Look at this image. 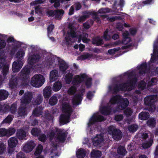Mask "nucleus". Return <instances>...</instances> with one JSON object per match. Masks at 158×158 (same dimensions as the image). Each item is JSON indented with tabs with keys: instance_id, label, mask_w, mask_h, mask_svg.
<instances>
[{
	"instance_id": "50",
	"label": "nucleus",
	"mask_w": 158,
	"mask_h": 158,
	"mask_svg": "<svg viewBox=\"0 0 158 158\" xmlns=\"http://www.w3.org/2000/svg\"><path fill=\"white\" fill-rule=\"evenodd\" d=\"M6 131L7 132V136H10L13 135L15 133L16 130L14 128L11 127L6 129Z\"/></svg>"
},
{
	"instance_id": "14",
	"label": "nucleus",
	"mask_w": 158,
	"mask_h": 158,
	"mask_svg": "<svg viewBox=\"0 0 158 158\" xmlns=\"http://www.w3.org/2000/svg\"><path fill=\"white\" fill-rule=\"evenodd\" d=\"M117 1L115 0L113 5V9L115 12L121 11L122 10V8L123 6L124 1V0H120L119 3L117 4Z\"/></svg>"
},
{
	"instance_id": "51",
	"label": "nucleus",
	"mask_w": 158,
	"mask_h": 158,
	"mask_svg": "<svg viewBox=\"0 0 158 158\" xmlns=\"http://www.w3.org/2000/svg\"><path fill=\"white\" fill-rule=\"evenodd\" d=\"M108 29H106L104 33L103 38L106 41L109 40L110 39V35L108 34Z\"/></svg>"
},
{
	"instance_id": "41",
	"label": "nucleus",
	"mask_w": 158,
	"mask_h": 158,
	"mask_svg": "<svg viewBox=\"0 0 158 158\" xmlns=\"http://www.w3.org/2000/svg\"><path fill=\"white\" fill-rule=\"evenodd\" d=\"M117 152L118 154L123 156H124L127 153L125 147L122 146H121L118 148Z\"/></svg>"
},
{
	"instance_id": "11",
	"label": "nucleus",
	"mask_w": 158,
	"mask_h": 158,
	"mask_svg": "<svg viewBox=\"0 0 158 158\" xmlns=\"http://www.w3.org/2000/svg\"><path fill=\"white\" fill-rule=\"evenodd\" d=\"M87 75L84 73L79 76L76 75L75 76L72 81V84L73 85H77L84 81V79L86 78Z\"/></svg>"
},
{
	"instance_id": "17",
	"label": "nucleus",
	"mask_w": 158,
	"mask_h": 158,
	"mask_svg": "<svg viewBox=\"0 0 158 158\" xmlns=\"http://www.w3.org/2000/svg\"><path fill=\"white\" fill-rule=\"evenodd\" d=\"M16 135L17 138L20 140H26V132L23 129H20L17 130Z\"/></svg>"
},
{
	"instance_id": "37",
	"label": "nucleus",
	"mask_w": 158,
	"mask_h": 158,
	"mask_svg": "<svg viewBox=\"0 0 158 158\" xmlns=\"http://www.w3.org/2000/svg\"><path fill=\"white\" fill-rule=\"evenodd\" d=\"M147 124L150 127H154L156 125V120L155 118H151L147 121Z\"/></svg>"
},
{
	"instance_id": "1",
	"label": "nucleus",
	"mask_w": 158,
	"mask_h": 158,
	"mask_svg": "<svg viewBox=\"0 0 158 158\" xmlns=\"http://www.w3.org/2000/svg\"><path fill=\"white\" fill-rule=\"evenodd\" d=\"M62 111L64 114L60 115L59 121L60 123L64 125L70 122V118L73 110L70 105L66 104L63 107Z\"/></svg>"
},
{
	"instance_id": "47",
	"label": "nucleus",
	"mask_w": 158,
	"mask_h": 158,
	"mask_svg": "<svg viewBox=\"0 0 158 158\" xmlns=\"http://www.w3.org/2000/svg\"><path fill=\"white\" fill-rule=\"evenodd\" d=\"M156 52H158V49H154L153 55L152 54H151L152 56L150 60V61L151 63H154L157 60V56Z\"/></svg>"
},
{
	"instance_id": "9",
	"label": "nucleus",
	"mask_w": 158,
	"mask_h": 158,
	"mask_svg": "<svg viewBox=\"0 0 158 158\" xmlns=\"http://www.w3.org/2000/svg\"><path fill=\"white\" fill-rule=\"evenodd\" d=\"M33 94L30 92H26L21 100V104L26 106L31 102L33 98Z\"/></svg>"
},
{
	"instance_id": "31",
	"label": "nucleus",
	"mask_w": 158,
	"mask_h": 158,
	"mask_svg": "<svg viewBox=\"0 0 158 158\" xmlns=\"http://www.w3.org/2000/svg\"><path fill=\"white\" fill-rule=\"evenodd\" d=\"M149 114L146 112L142 111L139 114V118L142 120H146L149 118Z\"/></svg>"
},
{
	"instance_id": "39",
	"label": "nucleus",
	"mask_w": 158,
	"mask_h": 158,
	"mask_svg": "<svg viewBox=\"0 0 158 158\" xmlns=\"http://www.w3.org/2000/svg\"><path fill=\"white\" fill-rule=\"evenodd\" d=\"M120 99L121 98H119V96L116 95L111 98L110 102L112 105L115 104L116 103L118 105Z\"/></svg>"
},
{
	"instance_id": "16",
	"label": "nucleus",
	"mask_w": 158,
	"mask_h": 158,
	"mask_svg": "<svg viewBox=\"0 0 158 158\" xmlns=\"http://www.w3.org/2000/svg\"><path fill=\"white\" fill-rule=\"evenodd\" d=\"M103 138L100 135H97L93 139V145L96 147L100 146L101 143L103 141Z\"/></svg>"
},
{
	"instance_id": "3",
	"label": "nucleus",
	"mask_w": 158,
	"mask_h": 158,
	"mask_svg": "<svg viewBox=\"0 0 158 158\" xmlns=\"http://www.w3.org/2000/svg\"><path fill=\"white\" fill-rule=\"evenodd\" d=\"M45 79L44 77L41 74L35 75L31 78V84L35 87H40L44 84Z\"/></svg>"
},
{
	"instance_id": "60",
	"label": "nucleus",
	"mask_w": 158,
	"mask_h": 158,
	"mask_svg": "<svg viewBox=\"0 0 158 158\" xmlns=\"http://www.w3.org/2000/svg\"><path fill=\"white\" fill-rule=\"evenodd\" d=\"M157 79L155 78H152L150 81L148 83V85L150 86H152L156 84L157 82Z\"/></svg>"
},
{
	"instance_id": "23",
	"label": "nucleus",
	"mask_w": 158,
	"mask_h": 158,
	"mask_svg": "<svg viewBox=\"0 0 158 158\" xmlns=\"http://www.w3.org/2000/svg\"><path fill=\"white\" fill-rule=\"evenodd\" d=\"M18 143V140L17 138L15 137L10 138L8 140V143L9 147L12 148L16 146Z\"/></svg>"
},
{
	"instance_id": "53",
	"label": "nucleus",
	"mask_w": 158,
	"mask_h": 158,
	"mask_svg": "<svg viewBox=\"0 0 158 158\" xmlns=\"http://www.w3.org/2000/svg\"><path fill=\"white\" fill-rule=\"evenodd\" d=\"M138 128V126L134 124L131 125L128 128L130 131L133 132H135L137 130Z\"/></svg>"
},
{
	"instance_id": "64",
	"label": "nucleus",
	"mask_w": 158,
	"mask_h": 158,
	"mask_svg": "<svg viewBox=\"0 0 158 158\" xmlns=\"http://www.w3.org/2000/svg\"><path fill=\"white\" fill-rule=\"evenodd\" d=\"M13 120V118L11 115L8 116L3 120V122L6 123H10Z\"/></svg>"
},
{
	"instance_id": "54",
	"label": "nucleus",
	"mask_w": 158,
	"mask_h": 158,
	"mask_svg": "<svg viewBox=\"0 0 158 158\" xmlns=\"http://www.w3.org/2000/svg\"><path fill=\"white\" fill-rule=\"evenodd\" d=\"M54 28V26L52 24L49 25L47 27V32L48 35L51 34L53 32V30Z\"/></svg>"
},
{
	"instance_id": "21",
	"label": "nucleus",
	"mask_w": 158,
	"mask_h": 158,
	"mask_svg": "<svg viewBox=\"0 0 158 158\" xmlns=\"http://www.w3.org/2000/svg\"><path fill=\"white\" fill-rule=\"evenodd\" d=\"M26 106L21 104V106L19 107L18 111V115L19 117H23L26 114Z\"/></svg>"
},
{
	"instance_id": "63",
	"label": "nucleus",
	"mask_w": 158,
	"mask_h": 158,
	"mask_svg": "<svg viewBox=\"0 0 158 158\" xmlns=\"http://www.w3.org/2000/svg\"><path fill=\"white\" fill-rule=\"evenodd\" d=\"M77 88L75 87L72 86L68 90L69 94L71 95H73L76 92Z\"/></svg>"
},
{
	"instance_id": "15",
	"label": "nucleus",
	"mask_w": 158,
	"mask_h": 158,
	"mask_svg": "<svg viewBox=\"0 0 158 158\" xmlns=\"http://www.w3.org/2000/svg\"><path fill=\"white\" fill-rule=\"evenodd\" d=\"M83 94H76L74 96L72 100V103L73 105H78L81 103L83 99Z\"/></svg>"
},
{
	"instance_id": "62",
	"label": "nucleus",
	"mask_w": 158,
	"mask_h": 158,
	"mask_svg": "<svg viewBox=\"0 0 158 158\" xmlns=\"http://www.w3.org/2000/svg\"><path fill=\"white\" fill-rule=\"evenodd\" d=\"M55 10H49L46 12V14L48 17H53L54 16Z\"/></svg>"
},
{
	"instance_id": "52",
	"label": "nucleus",
	"mask_w": 158,
	"mask_h": 158,
	"mask_svg": "<svg viewBox=\"0 0 158 158\" xmlns=\"http://www.w3.org/2000/svg\"><path fill=\"white\" fill-rule=\"evenodd\" d=\"M133 112L132 110L129 107L125 109L124 111V114L127 116H131Z\"/></svg>"
},
{
	"instance_id": "48",
	"label": "nucleus",
	"mask_w": 158,
	"mask_h": 158,
	"mask_svg": "<svg viewBox=\"0 0 158 158\" xmlns=\"http://www.w3.org/2000/svg\"><path fill=\"white\" fill-rule=\"evenodd\" d=\"M92 55L89 53H86L85 54L81 55L78 56V58L79 60H86L91 57Z\"/></svg>"
},
{
	"instance_id": "33",
	"label": "nucleus",
	"mask_w": 158,
	"mask_h": 158,
	"mask_svg": "<svg viewBox=\"0 0 158 158\" xmlns=\"http://www.w3.org/2000/svg\"><path fill=\"white\" fill-rule=\"evenodd\" d=\"M73 74L72 73H67L64 77V80L67 84H70L73 78Z\"/></svg>"
},
{
	"instance_id": "24",
	"label": "nucleus",
	"mask_w": 158,
	"mask_h": 158,
	"mask_svg": "<svg viewBox=\"0 0 158 158\" xmlns=\"http://www.w3.org/2000/svg\"><path fill=\"white\" fill-rule=\"evenodd\" d=\"M52 89L50 86L46 87L43 90V94L44 98H48L51 96Z\"/></svg>"
},
{
	"instance_id": "46",
	"label": "nucleus",
	"mask_w": 158,
	"mask_h": 158,
	"mask_svg": "<svg viewBox=\"0 0 158 158\" xmlns=\"http://www.w3.org/2000/svg\"><path fill=\"white\" fill-rule=\"evenodd\" d=\"M17 105L16 103H13L11 106L10 111L12 114H15L17 111Z\"/></svg>"
},
{
	"instance_id": "26",
	"label": "nucleus",
	"mask_w": 158,
	"mask_h": 158,
	"mask_svg": "<svg viewBox=\"0 0 158 158\" xmlns=\"http://www.w3.org/2000/svg\"><path fill=\"white\" fill-rule=\"evenodd\" d=\"M59 64L60 70L61 72H65L68 68V65L63 60H59Z\"/></svg>"
},
{
	"instance_id": "38",
	"label": "nucleus",
	"mask_w": 158,
	"mask_h": 158,
	"mask_svg": "<svg viewBox=\"0 0 158 158\" xmlns=\"http://www.w3.org/2000/svg\"><path fill=\"white\" fill-rule=\"evenodd\" d=\"M100 112L103 115H107L110 113V111L109 109V107L107 106H104L100 109Z\"/></svg>"
},
{
	"instance_id": "5",
	"label": "nucleus",
	"mask_w": 158,
	"mask_h": 158,
	"mask_svg": "<svg viewBox=\"0 0 158 158\" xmlns=\"http://www.w3.org/2000/svg\"><path fill=\"white\" fill-rule=\"evenodd\" d=\"M108 132L110 134L112 135L113 138L116 140L121 139L122 137V133L121 131L118 129L115 128L112 125L108 127Z\"/></svg>"
},
{
	"instance_id": "12",
	"label": "nucleus",
	"mask_w": 158,
	"mask_h": 158,
	"mask_svg": "<svg viewBox=\"0 0 158 158\" xmlns=\"http://www.w3.org/2000/svg\"><path fill=\"white\" fill-rule=\"evenodd\" d=\"M129 101L127 98H121L116 108L117 111L125 109L129 104Z\"/></svg>"
},
{
	"instance_id": "7",
	"label": "nucleus",
	"mask_w": 158,
	"mask_h": 158,
	"mask_svg": "<svg viewBox=\"0 0 158 158\" xmlns=\"http://www.w3.org/2000/svg\"><path fill=\"white\" fill-rule=\"evenodd\" d=\"M0 69H2V72L5 79L8 72L9 64L6 62V60L4 58H0Z\"/></svg>"
},
{
	"instance_id": "19",
	"label": "nucleus",
	"mask_w": 158,
	"mask_h": 158,
	"mask_svg": "<svg viewBox=\"0 0 158 158\" xmlns=\"http://www.w3.org/2000/svg\"><path fill=\"white\" fill-rule=\"evenodd\" d=\"M56 139L59 142L64 143L66 140L67 135L65 132H62L61 130H59L58 133L57 134Z\"/></svg>"
},
{
	"instance_id": "43",
	"label": "nucleus",
	"mask_w": 158,
	"mask_h": 158,
	"mask_svg": "<svg viewBox=\"0 0 158 158\" xmlns=\"http://www.w3.org/2000/svg\"><path fill=\"white\" fill-rule=\"evenodd\" d=\"M153 142V140L151 139L147 142L143 143L142 145V147L144 149H147L151 146Z\"/></svg>"
},
{
	"instance_id": "13",
	"label": "nucleus",
	"mask_w": 158,
	"mask_h": 158,
	"mask_svg": "<svg viewBox=\"0 0 158 158\" xmlns=\"http://www.w3.org/2000/svg\"><path fill=\"white\" fill-rule=\"evenodd\" d=\"M35 145V144L33 141H28L23 147V151L26 153L29 152L33 149Z\"/></svg>"
},
{
	"instance_id": "61",
	"label": "nucleus",
	"mask_w": 158,
	"mask_h": 158,
	"mask_svg": "<svg viewBox=\"0 0 158 158\" xmlns=\"http://www.w3.org/2000/svg\"><path fill=\"white\" fill-rule=\"evenodd\" d=\"M90 14H92L95 16V17L93 18V19L98 23H101L100 19L99 17L97 16V14L96 13L90 12Z\"/></svg>"
},
{
	"instance_id": "32",
	"label": "nucleus",
	"mask_w": 158,
	"mask_h": 158,
	"mask_svg": "<svg viewBox=\"0 0 158 158\" xmlns=\"http://www.w3.org/2000/svg\"><path fill=\"white\" fill-rule=\"evenodd\" d=\"M76 155L78 158H83L86 156V153L84 149L81 148L77 151Z\"/></svg>"
},
{
	"instance_id": "42",
	"label": "nucleus",
	"mask_w": 158,
	"mask_h": 158,
	"mask_svg": "<svg viewBox=\"0 0 158 158\" xmlns=\"http://www.w3.org/2000/svg\"><path fill=\"white\" fill-rule=\"evenodd\" d=\"M96 122H97V115L94 114L92 115L89 119V121L88 124V126L89 127Z\"/></svg>"
},
{
	"instance_id": "8",
	"label": "nucleus",
	"mask_w": 158,
	"mask_h": 158,
	"mask_svg": "<svg viewBox=\"0 0 158 158\" xmlns=\"http://www.w3.org/2000/svg\"><path fill=\"white\" fill-rule=\"evenodd\" d=\"M124 76H127L128 79L127 81V84H130L132 85L135 84L137 81V78L136 77L135 73L131 71L130 72H125L124 73Z\"/></svg>"
},
{
	"instance_id": "45",
	"label": "nucleus",
	"mask_w": 158,
	"mask_h": 158,
	"mask_svg": "<svg viewBox=\"0 0 158 158\" xmlns=\"http://www.w3.org/2000/svg\"><path fill=\"white\" fill-rule=\"evenodd\" d=\"M41 132L40 129L34 128L31 130V132L33 135L38 136L40 135Z\"/></svg>"
},
{
	"instance_id": "27",
	"label": "nucleus",
	"mask_w": 158,
	"mask_h": 158,
	"mask_svg": "<svg viewBox=\"0 0 158 158\" xmlns=\"http://www.w3.org/2000/svg\"><path fill=\"white\" fill-rule=\"evenodd\" d=\"M147 64L146 62L143 63L140 65L138 68L139 70V74L142 75L145 74L147 70Z\"/></svg>"
},
{
	"instance_id": "4",
	"label": "nucleus",
	"mask_w": 158,
	"mask_h": 158,
	"mask_svg": "<svg viewBox=\"0 0 158 158\" xmlns=\"http://www.w3.org/2000/svg\"><path fill=\"white\" fill-rule=\"evenodd\" d=\"M31 71V67L28 65L25 66L19 73V77L22 81L21 85L26 86L27 85L26 83H23V81H27L28 79Z\"/></svg>"
},
{
	"instance_id": "35",
	"label": "nucleus",
	"mask_w": 158,
	"mask_h": 158,
	"mask_svg": "<svg viewBox=\"0 0 158 158\" xmlns=\"http://www.w3.org/2000/svg\"><path fill=\"white\" fill-rule=\"evenodd\" d=\"M62 85V83L60 81L56 82L53 86V90L55 92L59 91L61 88Z\"/></svg>"
},
{
	"instance_id": "49",
	"label": "nucleus",
	"mask_w": 158,
	"mask_h": 158,
	"mask_svg": "<svg viewBox=\"0 0 158 158\" xmlns=\"http://www.w3.org/2000/svg\"><path fill=\"white\" fill-rule=\"evenodd\" d=\"M84 80H86L85 84L86 87L88 88H89L92 85V78L91 77L88 78V77L87 76V78L84 79Z\"/></svg>"
},
{
	"instance_id": "44",
	"label": "nucleus",
	"mask_w": 158,
	"mask_h": 158,
	"mask_svg": "<svg viewBox=\"0 0 158 158\" xmlns=\"http://www.w3.org/2000/svg\"><path fill=\"white\" fill-rule=\"evenodd\" d=\"M70 31H68L67 34L68 35H70L72 38H76L77 37V35L76 34V29L74 28L73 27H71L70 28Z\"/></svg>"
},
{
	"instance_id": "10",
	"label": "nucleus",
	"mask_w": 158,
	"mask_h": 158,
	"mask_svg": "<svg viewBox=\"0 0 158 158\" xmlns=\"http://www.w3.org/2000/svg\"><path fill=\"white\" fill-rule=\"evenodd\" d=\"M129 85L126 83H123L119 84H115L113 87L112 90L114 94H116L119 91H126Z\"/></svg>"
},
{
	"instance_id": "6",
	"label": "nucleus",
	"mask_w": 158,
	"mask_h": 158,
	"mask_svg": "<svg viewBox=\"0 0 158 158\" xmlns=\"http://www.w3.org/2000/svg\"><path fill=\"white\" fill-rule=\"evenodd\" d=\"M156 96L154 95H149L144 98V104L146 106H149L151 110L155 109L156 106L155 103L156 102Z\"/></svg>"
},
{
	"instance_id": "20",
	"label": "nucleus",
	"mask_w": 158,
	"mask_h": 158,
	"mask_svg": "<svg viewBox=\"0 0 158 158\" xmlns=\"http://www.w3.org/2000/svg\"><path fill=\"white\" fill-rule=\"evenodd\" d=\"M103 40L99 36L93 37L92 40V44L96 46H100L104 43Z\"/></svg>"
},
{
	"instance_id": "58",
	"label": "nucleus",
	"mask_w": 158,
	"mask_h": 158,
	"mask_svg": "<svg viewBox=\"0 0 158 158\" xmlns=\"http://www.w3.org/2000/svg\"><path fill=\"white\" fill-rule=\"evenodd\" d=\"M7 132L6 129L4 128L0 129V137L7 136Z\"/></svg>"
},
{
	"instance_id": "40",
	"label": "nucleus",
	"mask_w": 158,
	"mask_h": 158,
	"mask_svg": "<svg viewBox=\"0 0 158 158\" xmlns=\"http://www.w3.org/2000/svg\"><path fill=\"white\" fill-rule=\"evenodd\" d=\"M18 84V82L16 78H12L10 81L9 86L12 88H16L17 87Z\"/></svg>"
},
{
	"instance_id": "59",
	"label": "nucleus",
	"mask_w": 158,
	"mask_h": 158,
	"mask_svg": "<svg viewBox=\"0 0 158 158\" xmlns=\"http://www.w3.org/2000/svg\"><path fill=\"white\" fill-rule=\"evenodd\" d=\"M44 2L42 0H37L32 2L30 3L31 6H35L38 4H41L44 3Z\"/></svg>"
},
{
	"instance_id": "29",
	"label": "nucleus",
	"mask_w": 158,
	"mask_h": 158,
	"mask_svg": "<svg viewBox=\"0 0 158 158\" xmlns=\"http://www.w3.org/2000/svg\"><path fill=\"white\" fill-rule=\"evenodd\" d=\"M43 97L41 94H39L36 98H33V102L34 105H36L40 104L42 102Z\"/></svg>"
},
{
	"instance_id": "28",
	"label": "nucleus",
	"mask_w": 158,
	"mask_h": 158,
	"mask_svg": "<svg viewBox=\"0 0 158 158\" xmlns=\"http://www.w3.org/2000/svg\"><path fill=\"white\" fill-rule=\"evenodd\" d=\"M43 108L40 106L35 108L33 111V114L34 116L38 117L42 115Z\"/></svg>"
},
{
	"instance_id": "30",
	"label": "nucleus",
	"mask_w": 158,
	"mask_h": 158,
	"mask_svg": "<svg viewBox=\"0 0 158 158\" xmlns=\"http://www.w3.org/2000/svg\"><path fill=\"white\" fill-rule=\"evenodd\" d=\"M102 152L98 150H93L90 153V156L93 158H100Z\"/></svg>"
},
{
	"instance_id": "34",
	"label": "nucleus",
	"mask_w": 158,
	"mask_h": 158,
	"mask_svg": "<svg viewBox=\"0 0 158 158\" xmlns=\"http://www.w3.org/2000/svg\"><path fill=\"white\" fill-rule=\"evenodd\" d=\"M8 96V92L5 90H0V101L4 100Z\"/></svg>"
},
{
	"instance_id": "36",
	"label": "nucleus",
	"mask_w": 158,
	"mask_h": 158,
	"mask_svg": "<svg viewBox=\"0 0 158 158\" xmlns=\"http://www.w3.org/2000/svg\"><path fill=\"white\" fill-rule=\"evenodd\" d=\"M58 102V99L56 95L52 96L49 100V104L51 106L55 105Z\"/></svg>"
},
{
	"instance_id": "22",
	"label": "nucleus",
	"mask_w": 158,
	"mask_h": 158,
	"mask_svg": "<svg viewBox=\"0 0 158 158\" xmlns=\"http://www.w3.org/2000/svg\"><path fill=\"white\" fill-rule=\"evenodd\" d=\"M59 77L58 70L54 69L51 71L50 74V79L51 82H53L56 80Z\"/></svg>"
},
{
	"instance_id": "25",
	"label": "nucleus",
	"mask_w": 158,
	"mask_h": 158,
	"mask_svg": "<svg viewBox=\"0 0 158 158\" xmlns=\"http://www.w3.org/2000/svg\"><path fill=\"white\" fill-rule=\"evenodd\" d=\"M64 13V11L62 9L55 10L54 15L55 18L59 20H60Z\"/></svg>"
},
{
	"instance_id": "18",
	"label": "nucleus",
	"mask_w": 158,
	"mask_h": 158,
	"mask_svg": "<svg viewBox=\"0 0 158 158\" xmlns=\"http://www.w3.org/2000/svg\"><path fill=\"white\" fill-rule=\"evenodd\" d=\"M40 58V56L39 55H33L31 56L29 58V64L31 65H33L35 63L39 61Z\"/></svg>"
},
{
	"instance_id": "55",
	"label": "nucleus",
	"mask_w": 158,
	"mask_h": 158,
	"mask_svg": "<svg viewBox=\"0 0 158 158\" xmlns=\"http://www.w3.org/2000/svg\"><path fill=\"white\" fill-rule=\"evenodd\" d=\"M121 49L120 47L115 48L112 49H109L108 53L110 55L114 54L116 52L118 51Z\"/></svg>"
},
{
	"instance_id": "2",
	"label": "nucleus",
	"mask_w": 158,
	"mask_h": 158,
	"mask_svg": "<svg viewBox=\"0 0 158 158\" xmlns=\"http://www.w3.org/2000/svg\"><path fill=\"white\" fill-rule=\"evenodd\" d=\"M24 55V52L23 51H19L16 54V57L18 60L15 61L12 64V70L14 73L18 72L20 70L23 65L22 61V58Z\"/></svg>"
},
{
	"instance_id": "56",
	"label": "nucleus",
	"mask_w": 158,
	"mask_h": 158,
	"mask_svg": "<svg viewBox=\"0 0 158 158\" xmlns=\"http://www.w3.org/2000/svg\"><path fill=\"white\" fill-rule=\"evenodd\" d=\"M32 117H31L29 123L31 124V126H35L38 123L37 120L35 118H32Z\"/></svg>"
},
{
	"instance_id": "57",
	"label": "nucleus",
	"mask_w": 158,
	"mask_h": 158,
	"mask_svg": "<svg viewBox=\"0 0 158 158\" xmlns=\"http://www.w3.org/2000/svg\"><path fill=\"white\" fill-rule=\"evenodd\" d=\"M6 45V42L3 39L0 38V49L4 48Z\"/></svg>"
}]
</instances>
